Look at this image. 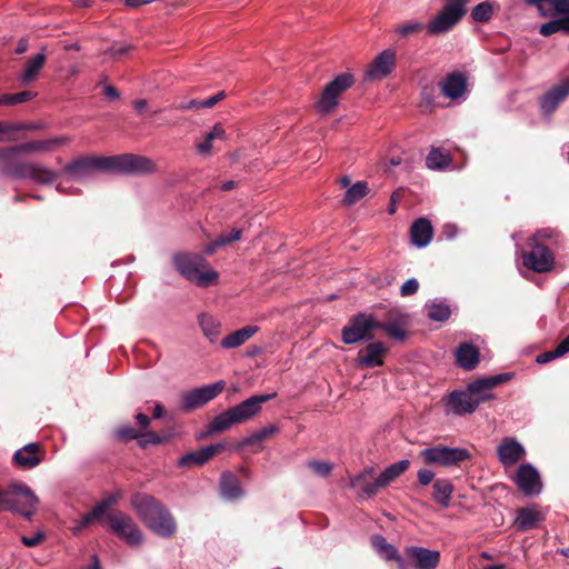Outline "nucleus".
I'll use <instances>...</instances> for the list:
<instances>
[{"mask_svg": "<svg viewBox=\"0 0 569 569\" xmlns=\"http://www.w3.org/2000/svg\"><path fill=\"white\" fill-rule=\"evenodd\" d=\"M69 141L67 137H56L46 140H32L11 147H0V174L11 179H24L49 186L59 172L36 162L22 161L20 153L50 152Z\"/></svg>", "mask_w": 569, "mask_h": 569, "instance_id": "obj_1", "label": "nucleus"}, {"mask_svg": "<svg viewBox=\"0 0 569 569\" xmlns=\"http://www.w3.org/2000/svg\"><path fill=\"white\" fill-rule=\"evenodd\" d=\"M97 171L120 174H148L156 171V163L148 157L122 153L110 157H80L66 164L62 172L81 180Z\"/></svg>", "mask_w": 569, "mask_h": 569, "instance_id": "obj_2", "label": "nucleus"}, {"mask_svg": "<svg viewBox=\"0 0 569 569\" xmlns=\"http://www.w3.org/2000/svg\"><path fill=\"white\" fill-rule=\"evenodd\" d=\"M512 375L505 372L485 377L468 383L467 391L453 390L442 399L446 411L457 416L470 415L481 402L490 400L493 395L488 392L511 379Z\"/></svg>", "mask_w": 569, "mask_h": 569, "instance_id": "obj_3", "label": "nucleus"}, {"mask_svg": "<svg viewBox=\"0 0 569 569\" xmlns=\"http://www.w3.org/2000/svg\"><path fill=\"white\" fill-rule=\"evenodd\" d=\"M130 505L146 527L159 537L170 538L176 533L177 523L173 516L153 496L136 492L131 496Z\"/></svg>", "mask_w": 569, "mask_h": 569, "instance_id": "obj_4", "label": "nucleus"}, {"mask_svg": "<svg viewBox=\"0 0 569 569\" xmlns=\"http://www.w3.org/2000/svg\"><path fill=\"white\" fill-rule=\"evenodd\" d=\"M274 397L276 393L251 396L239 405L231 407L214 417L207 427V433L213 435L222 432L231 428L233 425L243 423L252 419L261 411L262 405Z\"/></svg>", "mask_w": 569, "mask_h": 569, "instance_id": "obj_5", "label": "nucleus"}, {"mask_svg": "<svg viewBox=\"0 0 569 569\" xmlns=\"http://www.w3.org/2000/svg\"><path fill=\"white\" fill-rule=\"evenodd\" d=\"M38 497L22 482L0 488V511L17 512L30 520L37 510Z\"/></svg>", "mask_w": 569, "mask_h": 569, "instance_id": "obj_6", "label": "nucleus"}, {"mask_svg": "<svg viewBox=\"0 0 569 569\" xmlns=\"http://www.w3.org/2000/svg\"><path fill=\"white\" fill-rule=\"evenodd\" d=\"M172 263L183 278L199 287H208L219 277L216 270H204L208 262L200 254L180 252L173 256Z\"/></svg>", "mask_w": 569, "mask_h": 569, "instance_id": "obj_7", "label": "nucleus"}, {"mask_svg": "<svg viewBox=\"0 0 569 569\" xmlns=\"http://www.w3.org/2000/svg\"><path fill=\"white\" fill-rule=\"evenodd\" d=\"M109 529L131 547L143 542V533L134 520L120 510H112L107 515Z\"/></svg>", "mask_w": 569, "mask_h": 569, "instance_id": "obj_8", "label": "nucleus"}, {"mask_svg": "<svg viewBox=\"0 0 569 569\" xmlns=\"http://www.w3.org/2000/svg\"><path fill=\"white\" fill-rule=\"evenodd\" d=\"M420 457L427 465H438L442 467L460 466L463 461L471 458L470 452L465 448H450L438 445L420 451Z\"/></svg>", "mask_w": 569, "mask_h": 569, "instance_id": "obj_9", "label": "nucleus"}, {"mask_svg": "<svg viewBox=\"0 0 569 569\" xmlns=\"http://www.w3.org/2000/svg\"><path fill=\"white\" fill-rule=\"evenodd\" d=\"M355 83V77L351 73H341L332 81L326 84L318 101V108L323 113H330L338 106L339 98L347 89Z\"/></svg>", "mask_w": 569, "mask_h": 569, "instance_id": "obj_10", "label": "nucleus"}, {"mask_svg": "<svg viewBox=\"0 0 569 569\" xmlns=\"http://www.w3.org/2000/svg\"><path fill=\"white\" fill-rule=\"evenodd\" d=\"M378 320L372 316L358 315L350 319L349 323L342 329V341L347 345L356 343L360 340L375 339L373 330L378 327Z\"/></svg>", "mask_w": 569, "mask_h": 569, "instance_id": "obj_11", "label": "nucleus"}, {"mask_svg": "<svg viewBox=\"0 0 569 569\" xmlns=\"http://www.w3.org/2000/svg\"><path fill=\"white\" fill-rule=\"evenodd\" d=\"M531 249L522 251L523 266L538 273H543L552 270L555 264V254L551 249L545 243L529 242Z\"/></svg>", "mask_w": 569, "mask_h": 569, "instance_id": "obj_12", "label": "nucleus"}, {"mask_svg": "<svg viewBox=\"0 0 569 569\" xmlns=\"http://www.w3.org/2000/svg\"><path fill=\"white\" fill-rule=\"evenodd\" d=\"M224 381H218L200 388H194L181 395V409L190 412L203 407L206 403L219 396L224 389Z\"/></svg>", "mask_w": 569, "mask_h": 569, "instance_id": "obj_13", "label": "nucleus"}, {"mask_svg": "<svg viewBox=\"0 0 569 569\" xmlns=\"http://www.w3.org/2000/svg\"><path fill=\"white\" fill-rule=\"evenodd\" d=\"M46 457L40 442H30L18 449L12 456V465L18 469L30 470L38 467Z\"/></svg>", "mask_w": 569, "mask_h": 569, "instance_id": "obj_14", "label": "nucleus"}, {"mask_svg": "<svg viewBox=\"0 0 569 569\" xmlns=\"http://www.w3.org/2000/svg\"><path fill=\"white\" fill-rule=\"evenodd\" d=\"M409 316L398 309H392L386 313L385 321L378 320L377 329L383 330L396 340L402 341L407 338V328L409 326Z\"/></svg>", "mask_w": 569, "mask_h": 569, "instance_id": "obj_15", "label": "nucleus"}, {"mask_svg": "<svg viewBox=\"0 0 569 569\" xmlns=\"http://www.w3.org/2000/svg\"><path fill=\"white\" fill-rule=\"evenodd\" d=\"M407 561L415 569H436L440 562V552L419 546H410L403 550Z\"/></svg>", "mask_w": 569, "mask_h": 569, "instance_id": "obj_16", "label": "nucleus"}, {"mask_svg": "<svg viewBox=\"0 0 569 569\" xmlns=\"http://www.w3.org/2000/svg\"><path fill=\"white\" fill-rule=\"evenodd\" d=\"M515 481L519 490L527 497L538 495L542 489L540 475L530 463L521 465L518 468Z\"/></svg>", "mask_w": 569, "mask_h": 569, "instance_id": "obj_17", "label": "nucleus"}, {"mask_svg": "<svg viewBox=\"0 0 569 569\" xmlns=\"http://www.w3.org/2000/svg\"><path fill=\"white\" fill-rule=\"evenodd\" d=\"M395 67L396 51L386 49L370 63L366 77L370 80L383 79L393 71Z\"/></svg>", "mask_w": 569, "mask_h": 569, "instance_id": "obj_18", "label": "nucleus"}, {"mask_svg": "<svg viewBox=\"0 0 569 569\" xmlns=\"http://www.w3.org/2000/svg\"><path fill=\"white\" fill-rule=\"evenodd\" d=\"M224 449L223 443L210 445L207 447H202L199 450L190 451L182 456L178 466L180 468H191V467H200L212 459L216 455L220 453Z\"/></svg>", "mask_w": 569, "mask_h": 569, "instance_id": "obj_19", "label": "nucleus"}, {"mask_svg": "<svg viewBox=\"0 0 569 569\" xmlns=\"http://www.w3.org/2000/svg\"><path fill=\"white\" fill-rule=\"evenodd\" d=\"M499 461L505 467H510L519 462L526 455L525 447L515 438L505 437L497 448Z\"/></svg>", "mask_w": 569, "mask_h": 569, "instance_id": "obj_20", "label": "nucleus"}, {"mask_svg": "<svg viewBox=\"0 0 569 569\" xmlns=\"http://www.w3.org/2000/svg\"><path fill=\"white\" fill-rule=\"evenodd\" d=\"M569 96V78L561 84L550 89L540 100V107L545 114H551L559 104Z\"/></svg>", "mask_w": 569, "mask_h": 569, "instance_id": "obj_21", "label": "nucleus"}, {"mask_svg": "<svg viewBox=\"0 0 569 569\" xmlns=\"http://www.w3.org/2000/svg\"><path fill=\"white\" fill-rule=\"evenodd\" d=\"M441 93L449 99L456 100L463 96L467 90V77L461 72L448 73L442 80Z\"/></svg>", "mask_w": 569, "mask_h": 569, "instance_id": "obj_22", "label": "nucleus"}, {"mask_svg": "<svg viewBox=\"0 0 569 569\" xmlns=\"http://www.w3.org/2000/svg\"><path fill=\"white\" fill-rule=\"evenodd\" d=\"M388 349L382 342L369 343L358 353V362L362 367L375 368L383 365V357Z\"/></svg>", "mask_w": 569, "mask_h": 569, "instance_id": "obj_23", "label": "nucleus"}, {"mask_svg": "<svg viewBox=\"0 0 569 569\" xmlns=\"http://www.w3.org/2000/svg\"><path fill=\"white\" fill-rule=\"evenodd\" d=\"M462 18L442 8V10L429 21L427 26L428 34L436 36L451 30Z\"/></svg>", "mask_w": 569, "mask_h": 569, "instance_id": "obj_24", "label": "nucleus"}, {"mask_svg": "<svg viewBox=\"0 0 569 569\" xmlns=\"http://www.w3.org/2000/svg\"><path fill=\"white\" fill-rule=\"evenodd\" d=\"M371 546L387 561H396L398 569H406L405 560L399 555L398 549L389 543L381 535L371 536Z\"/></svg>", "mask_w": 569, "mask_h": 569, "instance_id": "obj_25", "label": "nucleus"}, {"mask_svg": "<svg viewBox=\"0 0 569 569\" xmlns=\"http://www.w3.org/2000/svg\"><path fill=\"white\" fill-rule=\"evenodd\" d=\"M432 236L433 228L428 219L419 218L412 222L410 227V239L416 247L423 248L428 246Z\"/></svg>", "mask_w": 569, "mask_h": 569, "instance_id": "obj_26", "label": "nucleus"}, {"mask_svg": "<svg viewBox=\"0 0 569 569\" xmlns=\"http://www.w3.org/2000/svg\"><path fill=\"white\" fill-rule=\"evenodd\" d=\"M543 520V515L536 507H525L517 510L513 525L518 531L526 532Z\"/></svg>", "mask_w": 569, "mask_h": 569, "instance_id": "obj_27", "label": "nucleus"}, {"mask_svg": "<svg viewBox=\"0 0 569 569\" xmlns=\"http://www.w3.org/2000/svg\"><path fill=\"white\" fill-rule=\"evenodd\" d=\"M457 365L465 370H473L480 361L478 347L470 342H462L456 350Z\"/></svg>", "mask_w": 569, "mask_h": 569, "instance_id": "obj_28", "label": "nucleus"}, {"mask_svg": "<svg viewBox=\"0 0 569 569\" xmlns=\"http://www.w3.org/2000/svg\"><path fill=\"white\" fill-rule=\"evenodd\" d=\"M371 471L372 469L361 472L350 479L351 488L357 489L360 497L370 498L383 489L378 477L373 481H369L368 476Z\"/></svg>", "mask_w": 569, "mask_h": 569, "instance_id": "obj_29", "label": "nucleus"}, {"mask_svg": "<svg viewBox=\"0 0 569 569\" xmlns=\"http://www.w3.org/2000/svg\"><path fill=\"white\" fill-rule=\"evenodd\" d=\"M118 502V498L116 496H110L107 499H103L98 505H96L92 510L82 516L80 520V528H84L92 523L94 520H101L103 518L107 519L108 510L110 507Z\"/></svg>", "mask_w": 569, "mask_h": 569, "instance_id": "obj_30", "label": "nucleus"}, {"mask_svg": "<svg viewBox=\"0 0 569 569\" xmlns=\"http://www.w3.org/2000/svg\"><path fill=\"white\" fill-rule=\"evenodd\" d=\"M47 61V56L44 52V48L41 49L36 56L28 59L26 63V69L21 76V81L23 84H29L37 80L39 72L44 67Z\"/></svg>", "mask_w": 569, "mask_h": 569, "instance_id": "obj_31", "label": "nucleus"}, {"mask_svg": "<svg viewBox=\"0 0 569 569\" xmlns=\"http://www.w3.org/2000/svg\"><path fill=\"white\" fill-rule=\"evenodd\" d=\"M453 492V485L447 479H436L432 483V500L442 508H448Z\"/></svg>", "mask_w": 569, "mask_h": 569, "instance_id": "obj_32", "label": "nucleus"}, {"mask_svg": "<svg viewBox=\"0 0 569 569\" xmlns=\"http://www.w3.org/2000/svg\"><path fill=\"white\" fill-rule=\"evenodd\" d=\"M221 495L227 499L234 500L243 496L238 478L230 471H224L220 478Z\"/></svg>", "mask_w": 569, "mask_h": 569, "instance_id": "obj_33", "label": "nucleus"}, {"mask_svg": "<svg viewBox=\"0 0 569 569\" xmlns=\"http://www.w3.org/2000/svg\"><path fill=\"white\" fill-rule=\"evenodd\" d=\"M258 331V327L256 326H247L239 330H236L224 337L220 345L224 349L237 348L243 345L248 339H250Z\"/></svg>", "mask_w": 569, "mask_h": 569, "instance_id": "obj_34", "label": "nucleus"}, {"mask_svg": "<svg viewBox=\"0 0 569 569\" xmlns=\"http://www.w3.org/2000/svg\"><path fill=\"white\" fill-rule=\"evenodd\" d=\"M278 431L279 428L276 425L263 427L260 430L253 432L251 436L246 437L242 441H240L236 446V450L240 451L243 447L259 445L272 438Z\"/></svg>", "mask_w": 569, "mask_h": 569, "instance_id": "obj_35", "label": "nucleus"}, {"mask_svg": "<svg viewBox=\"0 0 569 569\" xmlns=\"http://www.w3.org/2000/svg\"><path fill=\"white\" fill-rule=\"evenodd\" d=\"M199 326L210 342H216L221 333V323L214 317L201 313L198 317Z\"/></svg>", "mask_w": 569, "mask_h": 569, "instance_id": "obj_36", "label": "nucleus"}, {"mask_svg": "<svg viewBox=\"0 0 569 569\" xmlns=\"http://www.w3.org/2000/svg\"><path fill=\"white\" fill-rule=\"evenodd\" d=\"M410 467V461L407 459L400 460L388 466L379 476L380 483L383 488L395 481Z\"/></svg>", "mask_w": 569, "mask_h": 569, "instance_id": "obj_37", "label": "nucleus"}, {"mask_svg": "<svg viewBox=\"0 0 569 569\" xmlns=\"http://www.w3.org/2000/svg\"><path fill=\"white\" fill-rule=\"evenodd\" d=\"M499 9V4L495 1H482L471 10V18L475 22L487 23L491 20L495 10Z\"/></svg>", "mask_w": 569, "mask_h": 569, "instance_id": "obj_38", "label": "nucleus"}, {"mask_svg": "<svg viewBox=\"0 0 569 569\" xmlns=\"http://www.w3.org/2000/svg\"><path fill=\"white\" fill-rule=\"evenodd\" d=\"M451 158L438 148H432L426 158V164L430 169H443L449 166Z\"/></svg>", "mask_w": 569, "mask_h": 569, "instance_id": "obj_39", "label": "nucleus"}, {"mask_svg": "<svg viewBox=\"0 0 569 569\" xmlns=\"http://www.w3.org/2000/svg\"><path fill=\"white\" fill-rule=\"evenodd\" d=\"M368 193V183L359 181L351 186L345 193L342 203L345 206H352L362 199Z\"/></svg>", "mask_w": 569, "mask_h": 569, "instance_id": "obj_40", "label": "nucleus"}, {"mask_svg": "<svg viewBox=\"0 0 569 569\" xmlns=\"http://www.w3.org/2000/svg\"><path fill=\"white\" fill-rule=\"evenodd\" d=\"M560 241V233L550 228H545L535 233L529 240L532 243H545L549 246H558Z\"/></svg>", "mask_w": 569, "mask_h": 569, "instance_id": "obj_41", "label": "nucleus"}, {"mask_svg": "<svg viewBox=\"0 0 569 569\" xmlns=\"http://www.w3.org/2000/svg\"><path fill=\"white\" fill-rule=\"evenodd\" d=\"M451 316V309L443 303H435L428 310V318L433 321L443 322Z\"/></svg>", "mask_w": 569, "mask_h": 569, "instance_id": "obj_42", "label": "nucleus"}, {"mask_svg": "<svg viewBox=\"0 0 569 569\" xmlns=\"http://www.w3.org/2000/svg\"><path fill=\"white\" fill-rule=\"evenodd\" d=\"M169 440L166 436H160L153 431H148L144 433H140V438L138 440L139 447L146 449L149 445H161Z\"/></svg>", "mask_w": 569, "mask_h": 569, "instance_id": "obj_43", "label": "nucleus"}, {"mask_svg": "<svg viewBox=\"0 0 569 569\" xmlns=\"http://www.w3.org/2000/svg\"><path fill=\"white\" fill-rule=\"evenodd\" d=\"M525 2L536 8H541L543 2H549L558 13H569V0H525Z\"/></svg>", "mask_w": 569, "mask_h": 569, "instance_id": "obj_44", "label": "nucleus"}, {"mask_svg": "<svg viewBox=\"0 0 569 569\" xmlns=\"http://www.w3.org/2000/svg\"><path fill=\"white\" fill-rule=\"evenodd\" d=\"M134 47L132 44H121L113 42L106 51L104 54H109L113 59H120L132 51Z\"/></svg>", "mask_w": 569, "mask_h": 569, "instance_id": "obj_45", "label": "nucleus"}, {"mask_svg": "<svg viewBox=\"0 0 569 569\" xmlns=\"http://www.w3.org/2000/svg\"><path fill=\"white\" fill-rule=\"evenodd\" d=\"M116 436L118 440L127 442L130 440H139L140 433L130 425H123L117 428Z\"/></svg>", "mask_w": 569, "mask_h": 569, "instance_id": "obj_46", "label": "nucleus"}, {"mask_svg": "<svg viewBox=\"0 0 569 569\" xmlns=\"http://www.w3.org/2000/svg\"><path fill=\"white\" fill-rule=\"evenodd\" d=\"M470 0H445L443 8L463 18L467 13V4Z\"/></svg>", "mask_w": 569, "mask_h": 569, "instance_id": "obj_47", "label": "nucleus"}, {"mask_svg": "<svg viewBox=\"0 0 569 569\" xmlns=\"http://www.w3.org/2000/svg\"><path fill=\"white\" fill-rule=\"evenodd\" d=\"M425 26L421 22L403 23L397 28V32L402 37L417 34L423 30Z\"/></svg>", "mask_w": 569, "mask_h": 569, "instance_id": "obj_48", "label": "nucleus"}, {"mask_svg": "<svg viewBox=\"0 0 569 569\" xmlns=\"http://www.w3.org/2000/svg\"><path fill=\"white\" fill-rule=\"evenodd\" d=\"M419 282L415 278L408 279L400 288V295L402 297L412 296L419 290Z\"/></svg>", "mask_w": 569, "mask_h": 569, "instance_id": "obj_49", "label": "nucleus"}, {"mask_svg": "<svg viewBox=\"0 0 569 569\" xmlns=\"http://www.w3.org/2000/svg\"><path fill=\"white\" fill-rule=\"evenodd\" d=\"M558 31H561L559 19L543 23L539 30L540 34L543 37H550Z\"/></svg>", "mask_w": 569, "mask_h": 569, "instance_id": "obj_50", "label": "nucleus"}, {"mask_svg": "<svg viewBox=\"0 0 569 569\" xmlns=\"http://www.w3.org/2000/svg\"><path fill=\"white\" fill-rule=\"evenodd\" d=\"M435 476L436 473L432 470L422 468L417 473L418 483L422 487H426L432 482Z\"/></svg>", "mask_w": 569, "mask_h": 569, "instance_id": "obj_51", "label": "nucleus"}, {"mask_svg": "<svg viewBox=\"0 0 569 569\" xmlns=\"http://www.w3.org/2000/svg\"><path fill=\"white\" fill-rule=\"evenodd\" d=\"M309 467L322 477H327L332 470L331 465L321 461H311Z\"/></svg>", "mask_w": 569, "mask_h": 569, "instance_id": "obj_52", "label": "nucleus"}, {"mask_svg": "<svg viewBox=\"0 0 569 569\" xmlns=\"http://www.w3.org/2000/svg\"><path fill=\"white\" fill-rule=\"evenodd\" d=\"M46 536L43 532L39 531L37 532L36 535H33L32 537H26L23 536L21 538V542L26 546V547H37L39 546L41 542H43Z\"/></svg>", "mask_w": 569, "mask_h": 569, "instance_id": "obj_53", "label": "nucleus"}, {"mask_svg": "<svg viewBox=\"0 0 569 569\" xmlns=\"http://www.w3.org/2000/svg\"><path fill=\"white\" fill-rule=\"evenodd\" d=\"M242 236V229L233 228L229 234H220L218 238L222 239V244L228 246L237 240H240Z\"/></svg>", "mask_w": 569, "mask_h": 569, "instance_id": "obj_54", "label": "nucleus"}, {"mask_svg": "<svg viewBox=\"0 0 569 569\" xmlns=\"http://www.w3.org/2000/svg\"><path fill=\"white\" fill-rule=\"evenodd\" d=\"M12 96V104H18V103H22V102H27L29 100H31L36 93H33L32 91H29V90H24V91H21V92H18V93H11Z\"/></svg>", "mask_w": 569, "mask_h": 569, "instance_id": "obj_55", "label": "nucleus"}, {"mask_svg": "<svg viewBox=\"0 0 569 569\" xmlns=\"http://www.w3.org/2000/svg\"><path fill=\"white\" fill-rule=\"evenodd\" d=\"M24 123L22 122H3L2 121V138L9 136L16 131L22 130Z\"/></svg>", "mask_w": 569, "mask_h": 569, "instance_id": "obj_56", "label": "nucleus"}, {"mask_svg": "<svg viewBox=\"0 0 569 569\" xmlns=\"http://www.w3.org/2000/svg\"><path fill=\"white\" fill-rule=\"evenodd\" d=\"M226 98L224 91H220L208 99L201 100V108H212Z\"/></svg>", "mask_w": 569, "mask_h": 569, "instance_id": "obj_57", "label": "nucleus"}, {"mask_svg": "<svg viewBox=\"0 0 569 569\" xmlns=\"http://www.w3.org/2000/svg\"><path fill=\"white\" fill-rule=\"evenodd\" d=\"M201 108V100L191 99L188 101H182L176 106V109L178 110H191V109H199Z\"/></svg>", "mask_w": 569, "mask_h": 569, "instance_id": "obj_58", "label": "nucleus"}, {"mask_svg": "<svg viewBox=\"0 0 569 569\" xmlns=\"http://www.w3.org/2000/svg\"><path fill=\"white\" fill-rule=\"evenodd\" d=\"M226 131L220 123L214 124L213 129L207 133V140L224 139Z\"/></svg>", "mask_w": 569, "mask_h": 569, "instance_id": "obj_59", "label": "nucleus"}, {"mask_svg": "<svg viewBox=\"0 0 569 569\" xmlns=\"http://www.w3.org/2000/svg\"><path fill=\"white\" fill-rule=\"evenodd\" d=\"M556 358H559V356L556 353V349H553V350L545 351V352L538 355L536 361L540 365H545Z\"/></svg>", "mask_w": 569, "mask_h": 569, "instance_id": "obj_60", "label": "nucleus"}, {"mask_svg": "<svg viewBox=\"0 0 569 569\" xmlns=\"http://www.w3.org/2000/svg\"><path fill=\"white\" fill-rule=\"evenodd\" d=\"M222 241H223L222 239L217 238L216 240L208 243L203 249L204 253L207 256H212L217 251L218 248L223 247Z\"/></svg>", "mask_w": 569, "mask_h": 569, "instance_id": "obj_61", "label": "nucleus"}, {"mask_svg": "<svg viewBox=\"0 0 569 569\" xmlns=\"http://www.w3.org/2000/svg\"><path fill=\"white\" fill-rule=\"evenodd\" d=\"M400 199H401V191L400 190L393 191L390 197V207L388 209L389 214H393L396 212L397 203L400 201Z\"/></svg>", "mask_w": 569, "mask_h": 569, "instance_id": "obj_62", "label": "nucleus"}, {"mask_svg": "<svg viewBox=\"0 0 569 569\" xmlns=\"http://www.w3.org/2000/svg\"><path fill=\"white\" fill-rule=\"evenodd\" d=\"M212 141L213 140H207V136L204 137V141L197 144V150L201 154H209L212 149Z\"/></svg>", "mask_w": 569, "mask_h": 569, "instance_id": "obj_63", "label": "nucleus"}, {"mask_svg": "<svg viewBox=\"0 0 569 569\" xmlns=\"http://www.w3.org/2000/svg\"><path fill=\"white\" fill-rule=\"evenodd\" d=\"M555 349H556V353L559 357H562L566 353H568L569 352V336L566 337Z\"/></svg>", "mask_w": 569, "mask_h": 569, "instance_id": "obj_64", "label": "nucleus"}]
</instances>
